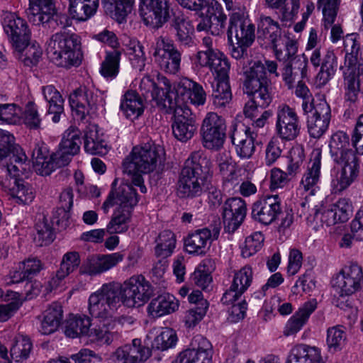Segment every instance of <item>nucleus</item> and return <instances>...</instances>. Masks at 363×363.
Instances as JSON below:
<instances>
[{
	"instance_id": "46",
	"label": "nucleus",
	"mask_w": 363,
	"mask_h": 363,
	"mask_svg": "<svg viewBox=\"0 0 363 363\" xmlns=\"http://www.w3.org/2000/svg\"><path fill=\"white\" fill-rule=\"evenodd\" d=\"M91 325L89 317L86 315H72L69 317L67 322L65 333L66 336L71 338L88 335Z\"/></svg>"
},
{
	"instance_id": "62",
	"label": "nucleus",
	"mask_w": 363,
	"mask_h": 363,
	"mask_svg": "<svg viewBox=\"0 0 363 363\" xmlns=\"http://www.w3.org/2000/svg\"><path fill=\"white\" fill-rule=\"evenodd\" d=\"M304 157V150L301 146H294L290 150L288 156L289 164L286 168L287 173L290 177H294L300 171Z\"/></svg>"
},
{
	"instance_id": "14",
	"label": "nucleus",
	"mask_w": 363,
	"mask_h": 363,
	"mask_svg": "<svg viewBox=\"0 0 363 363\" xmlns=\"http://www.w3.org/2000/svg\"><path fill=\"white\" fill-rule=\"evenodd\" d=\"M175 104L171 108H164L166 112L174 111V121L172 123V132L174 137L182 141L186 142L195 134L197 126L195 119L192 117L191 109L187 106L180 104L174 101Z\"/></svg>"
},
{
	"instance_id": "35",
	"label": "nucleus",
	"mask_w": 363,
	"mask_h": 363,
	"mask_svg": "<svg viewBox=\"0 0 363 363\" xmlns=\"http://www.w3.org/2000/svg\"><path fill=\"white\" fill-rule=\"evenodd\" d=\"M179 301L169 293L162 294L151 300L147 307V313L154 318H159L174 313L179 309Z\"/></svg>"
},
{
	"instance_id": "50",
	"label": "nucleus",
	"mask_w": 363,
	"mask_h": 363,
	"mask_svg": "<svg viewBox=\"0 0 363 363\" xmlns=\"http://www.w3.org/2000/svg\"><path fill=\"white\" fill-rule=\"evenodd\" d=\"M268 7L279 9L282 21H291L297 13L299 4L296 0H264Z\"/></svg>"
},
{
	"instance_id": "32",
	"label": "nucleus",
	"mask_w": 363,
	"mask_h": 363,
	"mask_svg": "<svg viewBox=\"0 0 363 363\" xmlns=\"http://www.w3.org/2000/svg\"><path fill=\"white\" fill-rule=\"evenodd\" d=\"M28 20L35 25L50 23L55 15V8L51 0H29L27 11Z\"/></svg>"
},
{
	"instance_id": "36",
	"label": "nucleus",
	"mask_w": 363,
	"mask_h": 363,
	"mask_svg": "<svg viewBox=\"0 0 363 363\" xmlns=\"http://www.w3.org/2000/svg\"><path fill=\"white\" fill-rule=\"evenodd\" d=\"M82 144L81 131L76 127H69L65 131L57 154L61 160L66 158L70 161V157L77 155Z\"/></svg>"
},
{
	"instance_id": "19",
	"label": "nucleus",
	"mask_w": 363,
	"mask_h": 363,
	"mask_svg": "<svg viewBox=\"0 0 363 363\" xmlns=\"http://www.w3.org/2000/svg\"><path fill=\"white\" fill-rule=\"evenodd\" d=\"M173 101H179L183 106L190 103L195 106H202L206 101V93L203 86L187 77L182 78L174 87Z\"/></svg>"
},
{
	"instance_id": "33",
	"label": "nucleus",
	"mask_w": 363,
	"mask_h": 363,
	"mask_svg": "<svg viewBox=\"0 0 363 363\" xmlns=\"http://www.w3.org/2000/svg\"><path fill=\"white\" fill-rule=\"evenodd\" d=\"M199 3L194 8H186L190 11L200 13L201 17L209 18L216 22V29L213 34L219 35L223 32L227 17L220 11V6L213 0H199Z\"/></svg>"
},
{
	"instance_id": "5",
	"label": "nucleus",
	"mask_w": 363,
	"mask_h": 363,
	"mask_svg": "<svg viewBox=\"0 0 363 363\" xmlns=\"http://www.w3.org/2000/svg\"><path fill=\"white\" fill-rule=\"evenodd\" d=\"M212 163L201 152H193L185 161L180 173L177 194L181 198H194L202 193L203 177L208 174Z\"/></svg>"
},
{
	"instance_id": "2",
	"label": "nucleus",
	"mask_w": 363,
	"mask_h": 363,
	"mask_svg": "<svg viewBox=\"0 0 363 363\" xmlns=\"http://www.w3.org/2000/svg\"><path fill=\"white\" fill-rule=\"evenodd\" d=\"M165 162L164 150L155 144L145 143L133 148L130 156L123 162L124 172L131 175L132 184L138 186L143 194L147 187L141 174H147L160 169Z\"/></svg>"
},
{
	"instance_id": "41",
	"label": "nucleus",
	"mask_w": 363,
	"mask_h": 363,
	"mask_svg": "<svg viewBox=\"0 0 363 363\" xmlns=\"http://www.w3.org/2000/svg\"><path fill=\"white\" fill-rule=\"evenodd\" d=\"M42 91L48 104V113L53 115L52 121L54 123H58L64 112V100L60 93L52 85L43 86Z\"/></svg>"
},
{
	"instance_id": "10",
	"label": "nucleus",
	"mask_w": 363,
	"mask_h": 363,
	"mask_svg": "<svg viewBox=\"0 0 363 363\" xmlns=\"http://www.w3.org/2000/svg\"><path fill=\"white\" fill-rule=\"evenodd\" d=\"M152 50L154 62L162 71L170 74L179 71L181 53L171 40L160 36L155 39Z\"/></svg>"
},
{
	"instance_id": "31",
	"label": "nucleus",
	"mask_w": 363,
	"mask_h": 363,
	"mask_svg": "<svg viewBox=\"0 0 363 363\" xmlns=\"http://www.w3.org/2000/svg\"><path fill=\"white\" fill-rule=\"evenodd\" d=\"M88 309L90 315L99 321L98 323L95 324L94 326L89 330L88 336L94 341L109 345L113 341L114 336L111 330L113 329L116 323H123L122 320H124L125 318L121 317L117 320L113 319V314H111L108 318L94 315L90 311V297L89 298Z\"/></svg>"
},
{
	"instance_id": "34",
	"label": "nucleus",
	"mask_w": 363,
	"mask_h": 363,
	"mask_svg": "<svg viewBox=\"0 0 363 363\" xmlns=\"http://www.w3.org/2000/svg\"><path fill=\"white\" fill-rule=\"evenodd\" d=\"M218 234L219 231L216 228L213 229V234L208 228L196 230L185 240L184 245L186 252L194 255L204 254L211 241L217 239Z\"/></svg>"
},
{
	"instance_id": "15",
	"label": "nucleus",
	"mask_w": 363,
	"mask_h": 363,
	"mask_svg": "<svg viewBox=\"0 0 363 363\" xmlns=\"http://www.w3.org/2000/svg\"><path fill=\"white\" fill-rule=\"evenodd\" d=\"M340 167L335 169L330 181V190L333 194H341L357 179L359 166L356 157L349 154L347 160L336 162Z\"/></svg>"
},
{
	"instance_id": "56",
	"label": "nucleus",
	"mask_w": 363,
	"mask_h": 363,
	"mask_svg": "<svg viewBox=\"0 0 363 363\" xmlns=\"http://www.w3.org/2000/svg\"><path fill=\"white\" fill-rule=\"evenodd\" d=\"M210 264V260H203L191 275L192 281L202 289H207L212 281L209 269Z\"/></svg>"
},
{
	"instance_id": "29",
	"label": "nucleus",
	"mask_w": 363,
	"mask_h": 363,
	"mask_svg": "<svg viewBox=\"0 0 363 363\" xmlns=\"http://www.w3.org/2000/svg\"><path fill=\"white\" fill-rule=\"evenodd\" d=\"M353 212L352 201L348 198H340L330 204L321 213L320 220L328 226L339 223H345L351 217Z\"/></svg>"
},
{
	"instance_id": "1",
	"label": "nucleus",
	"mask_w": 363,
	"mask_h": 363,
	"mask_svg": "<svg viewBox=\"0 0 363 363\" xmlns=\"http://www.w3.org/2000/svg\"><path fill=\"white\" fill-rule=\"evenodd\" d=\"M152 294V289L143 275H133L122 284H104L90 295V311L97 317L108 318L121 306L135 308L143 306Z\"/></svg>"
},
{
	"instance_id": "23",
	"label": "nucleus",
	"mask_w": 363,
	"mask_h": 363,
	"mask_svg": "<svg viewBox=\"0 0 363 363\" xmlns=\"http://www.w3.org/2000/svg\"><path fill=\"white\" fill-rule=\"evenodd\" d=\"M196 62L201 67H208L216 75L217 81L229 79V62L226 56L218 50H209L198 52Z\"/></svg>"
},
{
	"instance_id": "22",
	"label": "nucleus",
	"mask_w": 363,
	"mask_h": 363,
	"mask_svg": "<svg viewBox=\"0 0 363 363\" xmlns=\"http://www.w3.org/2000/svg\"><path fill=\"white\" fill-rule=\"evenodd\" d=\"M170 0H140V12L145 23L161 27L166 21Z\"/></svg>"
},
{
	"instance_id": "13",
	"label": "nucleus",
	"mask_w": 363,
	"mask_h": 363,
	"mask_svg": "<svg viewBox=\"0 0 363 363\" xmlns=\"http://www.w3.org/2000/svg\"><path fill=\"white\" fill-rule=\"evenodd\" d=\"M2 26L13 50H23L29 43L30 31L26 21L14 13L4 14Z\"/></svg>"
},
{
	"instance_id": "45",
	"label": "nucleus",
	"mask_w": 363,
	"mask_h": 363,
	"mask_svg": "<svg viewBox=\"0 0 363 363\" xmlns=\"http://www.w3.org/2000/svg\"><path fill=\"white\" fill-rule=\"evenodd\" d=\"M106 12H110L113 18L122 23L131 12L134 0H101Z\"/></svg>"
},
{
	"instance_id": "26",
	"label": "nucleus",
	"mask_w": 363,
	"mask_h": 363,
	"mask_svg": "<svg viewBox=\"0 0 363 363\" xmlns=\"http://www.w3.org/2000/svg\"><path fill=\"white\" fill-rule=\"evenodd\" d=\"M123 259V255L120 252L93 255L84 262L80 267V273L96 276L116 267Z\"/></svg>"
},
{
	"instance_id": "28",
	"label": "nucleus",
	"mask_w": 363,
	"mask_h": 363,
	"mask_svg": "<svg viewBox=\"0 0 363 363\" xmlns=\"http://www.w3.org/2000/svg\"><path fill=\"white\" fill-rule=\"evenodd\" d=\"M320 169L321 151L315 149L311 153L307 169L301 179L298 191L308 192L310 195H313L318 189L321 176Z\"/></svg>"
},
{
	"instance_id": "25",
	"label": "nucleus",
	"mask_w": 363,
	"mask_h": 363,
	"mask_svg": "<svg viewBox=\"0 0 363 363\" xmlns=\"http://www.w3.org/2000/svg\"><path fill=\"white\" fill-rule=\"evenodd\" d=\"M150 355V349L143 345L140 340L134 339L131 344L118 347L111 359L114 363H143Z\"/></svg>"
},
{
	"instance_id": "4",
	"label": "nucleus",
	"mask_w": 363,
	"mask_h": 363,
	"mask_svg": "<svg viewBox=\"0 0 363 363\" xmlns=\"http://www.w3.org/2000/svg\"><path fill=\"white\" fill-rule=\"evenodd\" d=\"M258 33L264 38H268L278 60L294 59L298 65L301 74L306 71L307 59L304 56H297L296 40L289 33H281L279 23L269 16H261L258 24Z\"/></svg>"
},
{
	"instance_id": "64",
	"label": "nucleus",
	"mask_w": 363,
	"mask_h": 363,
	"mask_svg": "<svg viewBox=\"0 0 363 363\" xmlns=\"http://www.w3.org/2000/svg\"><path fill=\"white\" fill-rule=\"evenodd\" d=\"M36 235L34 241L38 246L48 245L55 239V235L52 228L45 222H38L35 225Z\"/></svg>"
},
{
	"instance_id": "39",
	"label": "nucleus",
	"mask_w": 363,
	"mask_h": 363,
	"mask_svg": "<svg viewBox=\"0 0 363 363\" xmlns=\"http://www.w3.org/2000/svg\"><path fill=\"white\" fill-rule=\"evenodd\" d=\"M349 136L342 131L333 133L329 143L330 152L335 162L347 160L349 154L356 157L353 151L349 148Z\"/></svg>"
},
{
	"instance_id": "53",
	"label": "nucleus",
	"mask_w": 363,
	"mask_h": 363,
	"mask_svg": "<svg viewBox=\"0 0 363 363\" xmlns=\"http://www.w3.org/2000/svg\"><path fill=\"white\" fill-rule=\"evenodd\" d=\"M32 347L33 345L30 338L19 335L16 337L10 350V355L14 361L21 362L29 357Z\"/></svg>"
},
{
	"instance_id": "57",
	"label": "nucleus",
	"mask_w": 363,
	"mask_h": 363,
	"mask_svg": "<svg viewBox=\"0 0 363 363\" xmlns=\"http://www.w3.org/2000/svg\"><path fill=\"white\" fill-rule=\"evenodd\" d=\"M346 340V334L342 326L336 325L329 328L327 331L326 343L330 352L340 350Z\"/></svg>"
},
{
	"instance_id": "30",
	"label": "nucleus",
	"mask_w": 363,
	"mask_h": 363,
	"mask_svg": "<svg viewBox=\"0 0 363 363\" xmlns=\"http://www.w3.org/2000/svg\"><path fill=\"white\" fill-rule=\"evenodd\" d=\"M255 137L256 135L250 128L245 126L234 128L231 140L240 158L249 159L253 155L255 151Z\"/></svg>"
},
{
	"instance_id": "27",
	"label": "nucleus",
	"mask_w": 363,
	"mask_h": 363,
	"mask_svg": "<svg viewBox=\"0 0 363 363\" xmlns=\"http://www.w3.org/2000/svg\"><path fill=\"white\" fill-rule=\"evenodd\" d=\"M331 118V110L325 99L319 100L315 111L308 117L307 128L309 135L320 138L328 129Z\"/></svg>"
},
{
	"instance_id": "60",
	"label": "nucleus",
	"mask_w": 363,
	"mask_h": 363,
	"mask_svg": "<svg viewBox=\"0 0 363 363\" xmlns=\"http://www.w3.org/2000/svg\"><path fill=\"white\" fill-rule=\"evenodd\" d=\"M264 240V238L261 232H255L247 237L242 248V256L247 258L257 253L262 248Z\"/></svg>"
},
{
	"instance_id": "51",
	"label": "nucleus",
	"mask_w": 363,
	"mask_h": 363,
	"mask_svg": "<svg viewBox=\"0 0 363 363\" xmlns=\"http://www.w3.org/2000/svg\"><path fill=\"white\" fill-rule=\"evenodd\" d=\"M173 27L176 31L177 40L183 45H189L191 41V35L194 32V26L184 15L174 16Z\"/></svg>"
},
{
	"instance_id": "20",
	"label": "nucleus",
	"mask_w": 363,
	"mask_h": 363,
	"mask_svg": "<svg viewBox=\"0 0 363 363\" xmlns=\"http://www.w3.org/2000/svg\"><path fill=\"white\" fill-rule=\"evenodd\" d=\"M191 345V349L181 352L172 363H211L213 346L206 337H194Z\"/></svg>"
},
{
	"instance_id": "52",
	"label": "nucleus",
	"mask_w": 363,
	"mask_h": 363,
	"mask_svg": "<svg viewBox=\"0 0 363 363\" xmlns=\"http://www.w3.org/2000/svg\"><path fill=\"white\" fill-rule=\"evenodd\" d=\"M121 52L118 50L106 52L104 62L101 64L100 72L106 78L116 77L119 71V64Z\"/></svg>"
},
{
	"instance_id": "6",
	"label": "nucleus",
	"mask_w": 363,
	"mask_h": 363,
	"mask_svg": "<svg viewBox=\"0 0 363 363\" xmlns=\"http://www.w3.org/2000/svg\"><path fill=\"white\" fill-rule=\"evenodd\" d=\"M77 46V35L59 32L50 38L47 42L46 51L50 59L59 66H77L81 62V55Z\"/></svg>"
},
{
	"instance_id": "43",
	"label": "nucleus",
	"mask_w": 363,
	"mask_h": 363,
	"mask_svg": "<svg viewBox=\"0 0 363 363\" xmlns=\"http://www.w3.org/2000/svg\"><path fill=\"white\" fill-rule=\"evenodd\" d=\"M99 6V0H74L69 1V13L73 19L84 21L92 16Z\"/></svg>"
},
{
	"instance_id": "21",
	"label": "nucleus",
	"mask_w": 363,
	"mask_h": 363,
	"mask_svg": "<svg viewBox=\"0 0 363 363\" xmlns=\"http://www.w3.org/2000/svg\"><path fill=\"white\" fill-rule=\"evenodd\" d=\"M281 200L278 195L265 196L253 203L252 217L264 225L273 223L281 214Z\"/></svg>"
},
{
	"instance_id": "48",
	"label": "nucleus",
	"mask_w": 363,
	"mask_h": 363,
	"mask_svg": "<svg viewBox=\"0 0 363 363\" xmlns=\"http://www.w3.org/2000/svg\"><path fill=\"white\" fill-rule=\"evenodd\" d=\"M213 105L216 108H225L232 100L229 79L218 80L211 95Z\"/></svg>"
},
{
	"instance_id": "24",
	"label": "nucleus",
	"mask_w": 363,
	"mask_h": 363,
	"mask_svg": "<svg viewBox=\"0 0 363 363\" xmlns=\"http://www.w3.org/2000/svg\"><path fill=\"white\" fill-rule=\"evenodd\" d=\"M247 207L245 201L240 197L228 199L223 206V221L225 230L235 232L245 218Z\"/></svg>"
},
{
	"instance_id": "40",
	"label": "nucleus",
	"mask_w": 363,
	"mask_h": 363,
	"mask_svg": "<svg viewBox=\"0 0 363 363\" xmlns=\"http://www.w3.org/2000/svg\"><path fill=\"white\" fill-rule=\"evenodd\" d=\"M120 108L127 118L133 121L143 114L144 111L143 101L135 91L128 90L121 99Z\"/></svg>"
},
{
	"instance_id": "38",
	"label": "nucleus",
	"mask_w": 363,
	"mask_h": 363,
	"mask_svg": "<svg viewBox=\"0 0 363 363\" xmlns=\"http://www.w3.org/2000/svg\"><path fill=\"white\" fill-rule=\"evenodd\" d=\"M63 309L58 302L50 304L43 313L40 332L43 335H50L55 332L63 320Z\"/></svg>"
},
{
	"instance_id": "37",
	"label": "nucleus",
	"mask_w": 363,
	"mask_h": 363,
	"mask_svg": "<svg viewBox=\"0 0 363 363\" xmlns=\"http://www.w3.org/2000/svg\"><path fill=\"white\" fill-rule=\"evenodd\" d=\"M316 307L315 300L305 303L287 321L284 329V335L288 337L298 333L306 324Z\"/></svg>"
},
{
	"instance_id": "3",
	"label": "nucleus",
	"mask_w": 363,
	"mask_h": 363,
	"mask_svg": "<svg viewBox=\"0 0 363 363\" xmlns=\"http://www.w3.org/2000/svg\"><path fill=\"white\" fill-rule=\"evenodd\" d=\"M138 202L135 190L128 184H123L109 193L102 205L104 213H108L110 208L117 206L112 218L106 226L110 234L123 233L129 228L132 211Z\"/></svg>"
},
{
	"instance_id": "55",
	"label": "nucleus",
	"mask_w": 363,
	"mask_h": 363,
	"mask_svg": "<svg viewBox=\"0 0 363 363\" xmlns=\"http://www.w3.org/2000/svg\"><path fill=\"white\" fill-rule=\"evenodd\" d=\"M16 57L21 60L26 66L32 67L36 65L43 54V50L39 44H27L23 50L16 51Z\"/></svg>"
},
{
	"instance_id": "11",
	"label": "nucleus",
	"mask_w": 363,
	"mask_h": 363,
	"mask_svg": "<svg viewBox=\"0 0 363 363\" xmlns=\"http://www.w3.org/2000/svg\"><path fill=\"white\" fill-rule=\"evenodd\" d=\"M363 283V272L362 267L352 263L343 267L336 274L331 285L334 291L341 297L352 296L361 290Z\"/></svg>"
},
{
	"instance_id": "63",
	"label": "nucleus",
	"mask_w": 363,
	"mask_h": 363,
	"mask_svg": "<svg viewBox=\"0 0 363 363\" xmlns=\"http://www.w3.org/2000/svg\"><path fill=\"white\" fill-rule=\"evenodd\" d=\"M248 96H252V99L246 103L244 108V114L246 117L252 118L257 111L258 107L266 108L267 107L272 101V94L269 92L268 101L257 98V96L259 95V91H255V93H246Z\"/></svg>"
},
{
	"instance_id": "49",
	"label": "nucleus",
	"mask_w": 363,
	"mask_h": 363,
	"mask_svg": "<svg viewBox=\"0 0 363 363\" xmlns=\"http://www.w3.org/2000/svg\"><path fill=\"white\" fill-rule=\"evenodd\" d=\"M155 255L158 257L166 258L170 256L176 245L174 234L169 230L161 232L156 240Z\"/></svg>"
},
{
	"instance_id": "58",
	"label": "nucleus",
	"mask_w": 363,
	"mask_h": 363,
	"mask_svg": "<svg viewBox=\"0 0 363 363\" xmlns=\"http://www.w3.org/2000/svg\"><path fill=\"white\" fill-rule=\"evenodd\" d=\"M16 186L11 190V195L19 203H29L35 198V191L33 187L23 181H16Z\"/></svg>"
},
{
	"instance_id": "54",
	"label": "nucleus",
	"mask_w": 363,
	"mask_h": 363,
	"mask_svg": "<svg viewBox=\"0 0 363 363\" xmlns=\"http://www.w3.org/2000/svg\"><path fill=\"white\" fill-rule=\"evenodd\" d=\"M68 163V158L61 160L60 157L55 154L49 157H45L39 162H35V163L33 164V168L38 174L48 176L55 171L56 168L65 166Z\"/></svg>"
},
{
	"instance_id": "44",
	"label": "nucleus",
	"mask_w": 363,
	"mask_h": 363,
	"mask_svg": "<svg viewBox=\"0 0 363 363\" xmlns=\"http://www.w3.org/2000/svg\"><path fill=\"white\" fill-rule=\"evenodd\" d=\"M337 67V59L333 51H326L319 72L315 77L317 86L325 85L335 75Z\"/></svg>"
},
{
	"instance_id": "18",
	"label": "nucleus",
	"mask_w": 363,
	"mask_h": 363,
	"mask_svg": "<svg viewBox=\"0 0 363 363\" xmlns=\"http://www.w3.org/2000/svg\"><path fill=\"white\" fill-rule=\"evenodd\" d=\"M301 125L295 110L287 105L279 106L277 112L276 133L285 141L294 140L299 134Z\"/></svg>"
},
{
	"instance_id": "7",
	"label": "nucleus",
	"mask_w": 363,
	"mask_h": 363,
	"mask_svg": "<svg viewBox=\"0 0 363 363\" xmlns=\"http://www.w3.org/2000/svg\"><path fill=\"white\" fill-rule=\"evenodd\" d=\"M0 165L11 177L23 174L29 167L28 157L23 149L15 143L12 134L0 129Z\"/></svg>"
},
{
	"instance_id": "17",
	"label": "nucleus",
	"mask_w": 363,
	"mask_h": 363,
	"mask_svg": "<svg viewBox=\"0 0 363 363\" xmlns=\"http://www.w3.org/2000/svg\"><path fill=\"white\" fill-rule=\"evenodd\" d=\"M140 89L143 91V94L150 93L152 99L162 109L173 107L175 104L173 101L174 91L172 90L169 81L165 77L162 78L159 85H157L150 77H144L140 83Z\"/></svg>"
},
{
	"instance_id": "16",
	"label": "nucleus",
	"mask_w": 363,
	"mask_h": 363,
	"mask_svg": "<svg viewBox=\"0 0 363 363\" xmlns=\"http://www.w3.org/2000/svg\"><path fill=\"white\" fill-rule=\"evenodd\" d=\"M245 81L243 90L245 93L259 91L257 98L268 101L269 92H271L267 83L265 67L260 61L251 62L244 71Z\"/></svg>"
},
{
	"instance_id": "9",
	"label": "nucleus",
	"mask_w": 363,
	"mask_h": 363,
	"mask_svg": "<svg viewBox=\"0 0 363 363\" xmlns=\"http://www.w3.org/2000/svg\"><path fill=\"white\" fill-rule=\"evenodd\" d=\"M226 122L216 112H208L203 119L200 133L203 146L211 150L223 147L226 138Z\"/></svg>"
},
{
	"instance_id": "59",
	"label": "nucleus",
	"mask_w": 363,
	"mask_h": 363,
	"mask_svg": "<svg viewBox=\"0 0 363 363\" xmlns=\"http://www.w3.org/2000/svg\"><path fill=\"white\" fill-rule=\"evenodd\" d=\"M177 340L175 331L166 328L155 337L152 342V347L158 350H166L174 346Z\"/></svg>"
},
{
	"instance_id": "47",
	"label": "nucleus",
	"mask_w": 363,
	"mask_h": 363,
	"mask_svg": "<svg viewBox=\"0 0 363 363\" xmlns=\"http://www.w3.org/2000/svg\"><path fill=\"white\" fill-rule=\"evenodd\" d=\"M125 46L126 48V54L132 66L135 69L142 71L145 66L146 62V56L142 44L135 38H130L125 43Z\"/></svg>"
},
{
	"instance_id": "42",
	"label": "nucleus",
	"mask_w": 363,
	"mask_h": 363,
	"mask_svg": "<svg viewBox=\"0 0 363 363\" xmlns=\"http://www.w3.org/2000/svg\"><path fill=\"white\" fill-rule=\"evenodd\" d=\"M85 151L91 155H105L107 143L96 125H90L84 135Z\"/></svg>"
},
{
	"instance_id": "8",
	"label": "nucleus",
	"mask_w": 363,
	"mask_h": 363,
	"mask_svg": "<svg viewBox=\"0 0 363 363\" xmlns=\"http://www.w3.org/2000/svg\"><path fill=\"white\" fill-rule=\"evenodd\" d=\"M255 26L249 19L238 12L231 14L228 30V40L231 43V55L235 59L242 58L255 40Z\"/></svg>"
},
{
	"instance_id": "12",
	"label": "nucleus",
	"mask_w": 363,
	"mask_h": 363,
	"mask_svg": "<svg viewBox=\"0 0 363 363\" xmlns=\"http://www.w3.org/2000/svg\"><path fill=\"white\" fill-rule=\"evenodd\" d=\"M101 99L99 92L94 88L81 86L69 96L73 115L79 120L94 115Z\"/></svg>"
},
{
	"instance_id": "61",
	"label": "nucleus",
	"mask_w": 363,
	"mask_h": 363,
	"mask_svg": "<svg viewBox=\"0 0 363 363\" xmlns=\"http://www.w3.org/2000/svg\"><path fill=\"white\" fill-rule=\"evenodd\" d=\"M252 281V269L251 267L246 265L235 273L233 288L238 291L245 292L250 286Z\"/></svg>"
}]
</instances>
